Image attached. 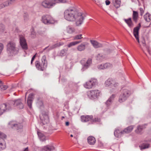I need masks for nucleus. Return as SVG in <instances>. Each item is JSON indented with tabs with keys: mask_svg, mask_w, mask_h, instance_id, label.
I'll use <instances>...</instances> for the list:
<instances>
[{
	"mask_svg": "<svg viewBox=\"0 0 151 151\" xmlns=\"http://www.w3.org/2000/svg\"><path fill=\"white\" fill-rule=\"evenodd\" d=\"M90 42L93 47L95 48L101 47H103V45L99 43L96 40H90Z\"/></svg>",
	"mask_w": 151,
	"mask_h": 151,
	"instance_id": "nucleus-22",
	"label": "nucleus"
},
{
	"mask_svg": "<svg viewBox=\"0 0 151 151\" xmlns=\"http://www.w3.org/2000/svg\"><path fill=\"white\" fill-rule=\"evenodd\" d=\"M27 92L26 93H25V99H26V95H27Z\"/></svg>",
	"mask_w": 151,
	"mask_h": 151,
	"instance_id": "nucleus-58",
	"label": "nucleus"
},
{
	"mask_svg": "<svg viewBox=\"0 0 151 151\" xmlns=\"http://www.w3.org/2000/svg\"><path fill=\"white\" fill-rule=\"evenodd\" d=\"M67 49H64L61 50L59 54L61 56L65 55L67 53Z\"/></svg>",
	"mask_w": 151,
	"mask_h": 151,
	"instance_id": "nucleus-37",
	"label": "nucleus"
},
{
	"mask_svg": "<svg viewBox=\"0 0 151 151\" xmlns=\"http://www.w3.org/2000/svg\"><path fill=\"white\" fill-rule=\"evenodd\" d=\"M64 18L69 22H75L76 26L81 25L84 19L85 15L82 12H79L76 8L71 7L66 9L64 12Z\"/></svg>",
	"mask_w": 151,
	"mask_h": 151,
	"instance_id": "nucleus-1",
	"label": "nucleus"
},
{
	"mask_svg": "<svg viewBox=\"0 0 151 151\" xmlns=\"http://www.w3.org/2000/svg\"><path fill=\"white\" fill-rule=\"evenodd\" d=\"M69 124V123L68 122H66L65 123V125L66 126H68Z\"/></svg>",
	"mask_w": 151,
	"mask_h": 151,
	"instance_id": "nucleus-54",
	"label": "nucleus"
},
{
	"mask_svg": "<svg viewBox=\"0 0 151 151\" xmlns=\"http://www.w3.org/2000/svg\"><path fill=\"white\" fill-rule=\"evenodd\" d=\"M41 20L42 22L46 25L53 24L56 21L50 15L47 14L43 15Z\"/></svg>",
	"mask_w": 151,
	"mask_h": 151,
	"instance_id": "nucleus-5",
	"label": "nucleus"
},
{
	"mask_svg": "<svg viewBox=\"0 0 151 151\" xmlns=\"http://www.w3.org/2000/svg\"><path fill=\"white\" fill-rule=\"evenodd\" d=\"M113 1L114 2V5L116 8L120 7L121 4L120 0H115Z\"/></svg>",
	"mask_w": 151,
	"mask_h": 151,
	"instance_id": "nucleus-36",
	"label": "nucleus"
},
{
	"mask_svg": "<svg viewBox=\"0 0 151 151\" xmlns=\"http://www.w3.org/2000/svg\"><path fill=\"white\" fill-rule=\"evenodd\" d=\"M42 123L43 125L47 124L49 122V118L47 112H43L40 116Z\"/></svg>",
	"mask_w": 151,
	"mask_h": 151,
	"instance_id": "nucleus-12",
	"label": "nucleus"
},
{
	"mask_svg": "<svg viewBox=\"0 0 151 151\" xmlns=\"http://www.w3.org/2000/svg\"><path fill=\"white\" fill-rule=\"evenodd\" d=\"M68 86L69 91H67L66 93H69L70 92L74 93L76 92L78 89V87L76 84L71 82L68 83Z\"/></svg>",
	"mask_w": 151,
	"mask_h": 151,
	"instance_id": "nucleus-10",
	"label": "nucleus"
},
{
	"mask_svg": "<svg viewBox=\"0 0 151 151\" xmlns=\"http://www.w3.org/2000/svg\"><path fill=\"white\" fill-rule=\"evenodd\" d=\"M133 126H130L126 128L125 129L123 130L124 134H128L130 133L133 130Z\"/></svg>",
	"mask_w": 151,
	"mask_h": 151,
	"instance_id": "nucleus-29",
	"label": "nucleus"
},
{
	"mask_svg": "<svg viewBox=\"0 0 151 151\" xmlns=\"http://www.w3.org/2000/svg\"><path fill=\"white\" fill-rule=\"evenodd\" d=\"M46 56L43 55L42 58V64H40L38 61H37L35 63V65L37 68L40 70L43 71L45 69L47 66V61L46 60Z\"/></svg>",
	"mask_w": 151,
	"mask_h": 151,
	"instance_id": "nucleus-4",
	"label": "nucleus"
},
{
	"mask_svg": "<svg viewBox=\"0 0 151 151\" xmlns=\"http://www.w3.org/2000/svg\"><path fill=\"white\" fill-rule=\"evenodd\" d=\"M61 45V44L60 43H57L55 44H54L50 46H48L44 48L43 50L41 51L40 52L41 53H42L45 50H46V52H48L50 50L53 49L56 47H59Z\"/></svg>",
	"mask_w": 151,
	"mask_h": 151,
	"instance_id": "nucleus-16",
	"label": "nucleus"
},
{
	"mask_svg": "<svg viewBox=\"0 0 151 151\" xmlns=\"http://www.w3.org/2000/svg\"><path fill=\"white\" fill-rule=\"evenodd\" d=\"M6 137V135L0 132V150L4 149L6 147L4 138Z\"/></svg>",
	"mask_w": 151,
	"mask_h": 151,
	"instance_id": "nucleus-13",
	"label": "nucleus"
},
{
	"mask_svg": "<svg viewBox=\"0 0 151 151\" xmlns=\"http://www.w3.org/2000/svg\"><path fill=\"white\" fill-rule=\"evenodd\" d=\"M9 124L10 127L16 129L18 132L21 130L23 128V125L22 124L15 121L11 122L9 123Z\"/></svg>",
	"mask_w": 151,
	"mask_h": 151,
	"instance_id": "nucleus-8",
	"label": "nucleus"
},
{
	"mask_svg": "<svg viewBox=\"0 0 151 151\" xmlns=\"http://www.w3.org/2000/svg\"><path fill=\"white\" fill-rule=\"evenodd\" d=\"M67 0H43L42 6L45 8L50 9L54 6L57 3H65L68 2Z\"/></svg>",
	"mask_w": 151,
	"mask_h": 151,
	"instance_id": "nucleus-2",
	"label": "nucleus"
},
{
	"mask_svg": "<svg viewBox=\"0 0 151 151\" xmlns=\"http://www.w3.org/2000/svg\"><path fill=\"white\" fill-rule=\"evenodd\" d=\"M140 27L141 24L140 23H139V24L137 26L134 28L133 29V33L134 36L136 39L137 40L138 43L139 42L138 37L139 31Z\"/></svg>",
	"mask_w": 151,
	"mask_h": 151,
	"instance_id": "nucleus-17",
	"label": "nucleus"
},
{
	"mask_svg": "<svg viewBox=\"0 0 151 151\" xmlns=\"http://www.w3.org/2000/svg\"><path fill=\"white\" fill-rule=\"evenodd\" d=\"M34 94L33 93H30L28 97L27 104L28 106L30 108H32V103L34 98Z\"/></svg>",
	"mask_w": 151,
	"mask_h": 151,
	"instance_id": "nucleus-20",
	"label": "nucleus"
},
{
	"mask_svg": "<svg viewBox=\"0 0 151 151\" xmlns=\"http://www.w3.org/2000/svg\"><path fill=\"white\" fill-rule=\"evenodd\" d=\"M119 85V83H117L115 82L114 81V83H113V84H112V86L113 87H117Z\"/></svg>",
	"mask_w": 151,
	"mask_h": 151,
	"instance_id": "nucleus-49",
	"label": "nucleus"
},
{
	"mask_svg": "<svg viewBox=\"0 0 151 151\" xmlns=\"http://www.w3.org/2000/svg\"><path fill=\"white\" fill-rule=\"evenodd\" d=\"M107 101H106V104L107 106H109L111 104L112 101H110V102H108V103H107Z\"/></svg>",
	"mask_w": 151,
	"mask_h": 151,
	"instance_id": "nucleus-53",
	"label": "nucleus"
},
{
	"mask_svg": "<svg viewBox=\"0 0 151 151\" xmlns=\"http://www.w3.org/2000/svg\"><path fill=\"white\" fill-rule=\"evenodd\" d=\"M88 142L89 144L93 145L96 142V140L94 137L93 136H90L87 138Z\"/></svg>",
	"mask_w": 151,
	"mask_h": 151,
	"instance_id": "nucleus-23",
	"label": "nucleus"
},
{
	"mask_svg": "<svg viewBox=\"0 0 151 151\" xmlns=\"http://www.w3.org/2000/svg\"><path fill=\"white\" fill-rule=\"evenodd\" d=\"M82 35L81 34H79L74 36L73 37L74 40H80L83 38L82 37Z\"/></svg>",
	"mask_w": 151,
	"mask_h": 151,
	"instance_id": "nucleus-40",
	"label": "nucleus"
},
{
	"mask_svg": "<svg viewBox=\"0 0 151 151\" xmlns=\"http://www.w3.org/2000/svg\"><path fill=\"white\" fill-rule=\"evenodd\" d=\"M55 147L52 145H47L40 147V151H52L54 150Z\"/></svg>",
	"mask_w": 151,
	"mask_h": 151,
	"instance_id": "nucleus-19",
	"label": "nucleus"
},
{
	"mask_svg": "<svg viewBox=\"0 0 151 151\" xmlns=\"http://www.w3.org/2000/svg\"><path fill=\"white\" fill-rule=\"evenodd\" d=\"M144 125L139 126L137 129L135 130L137 134H141L143 129L145 128L144 127Z\"/></svg>",
	"mask_w": 151,
	"mask_h": 151,
	"instance_id": "nucleus-35",
	"label": "nucleus"
},
{
	"mask_svg": "<svg viewBox=\"0 0 151 151\" xmlns=\"http://www.w3.org/2000/svg\"><path fill=\"white\" fill-rule=\"evenodd\" d=\"M144 17L146 21L149 22L151 18V15L148 13H147L144 15Z\"/></svg>",
	"mask_w": 151,
	"mask_h": 151,
	"instance_id": "nucleus-32",
	"label": "nucleus"
},
{
	"mask_svg": "<svg viewBox=\"0 0 151 151\" xmlns=\"http://www.w3.org/2000/svg\"><path fill=\"white\" fill-rule=\"evenodd\" d=\"M9 105L11 107L13 105L16 107L18 109H21L24 108V105L22 103V101L20 99H18L14 101H11L8 103Z\"/></svg>",
	"mask_w": 151,
	"mask_h": 151,
	"instance_id": "nucleus-7",
	"label": "nucleus"
},
{
	"mask_svg": "<svg viewBox=\"0 0 151 151\" xmlns=\"http://www.w3.org/2000/svg\"><path fill=\"white\" fill-rule=\"evenodd\" d=\"M130 94V92L128 89H123L121 94L120 95L119 101L120 103H122L125 101Z\"/></svg>",
	"mask_w": 151,
	"mask_h": 151,
	"instance_id": "nucleus-6",
	"label": "nucleus"
},
{
	"mask_svg": "<svg viewBox=\"0 0 151 151\" xmlns=\"http://www.w3.org/2000/svg\"><path fill=\"white\" fill-rule=\"evenodd\" d=\"M35 56H36V55H35L32 58V59H31V64H32L33 61V60H34L35 59Z\"/></svg>",
	"mask_w": 151,
	"mask_h": 151,
	"instance_id": "nucleus-51",
	"label": "nucleus"
},
{
	"mask_svg": "<svg viewBox=\"0 0 151 151\" xmlns=\"http://www.w3.org/2000/svg\"><path fill=\"white\" fill-rule=\"evenodd\" d=\"M24 20L25 21H27L29 19V17L27 14L25 13L23 15Z\"/></svg>",
	"mask_w": 151,
	"mask_h": 151,
	"instance_id": "nucleus-45",
	"label": "nucleus"
},
{
	"mask_svg": "<svg viewBox=\"0 0 151 151\" xmlns=\"http://www.w3.org/2000/svg\"><path fill=\"white\" fill-rule=\"evenodd\" d=\"M97 80L96 79L92 78L84 84V87L88 89H91L97 83Z\"/></svg>",
	"mask_w": 151,
	"mask_h": 151,
	"instance_id": "nucleus-11",
	"label": "nucleus"
},
{
	"mask_svg": "<svg viewBox=\"0 0 151 151\" xmlns=\"http://www.w3.org/2000/svg\"><path fill=\"white\" fill-rule=\"evenodd\" d=\"M66 31L68 33L71 34L75 31V29L74 27L69 26L67 27Z\"/></svg>",
	"mask_w": 151,
	"mask_h": 151,
	"instance_id": "nucleus-33",
	"label": "nucleus"
},
{
	"mask_svg": "<svg viewBox=\"0 0 151 151\" xmlns=\"http://www.w3.org/2000/svg\"><path fill=\"white\" fill-rule=\"evenodd\" d=\"M149 146L150 145L148 144H143L141 147V149H145L148 148Z\"/></svg>",
	"mask_w": 151,
	"mask_h": 151,
	"instance_id": "nucleus-42",
	"label": "nucleus"
},
{
	"mask_svg": "<svg viewBox=\"0 0 151 151\" xmlns=\"http://www.w3.org/2000/svg\"><path fill=\"white\" fill-rule=\"evenodd\" d=\"M115 97V95L114 94H112L110 97L107 100V103L108 102H110V101H112L114 100V99Z\"/></svg>",
	"mask_w": 151,
	"mask_h": 151,
	"instance_id": "nucleus-44",
	"label": "nucleus"
},
{
	"mask_svg": "<svg viewBox=\"0 0 151 151\" xmlns=\"http://www.w3.org/2000/svg\"><path fill=\"white\" fill-rule=\"evenodd\" d=\"M81 42V41H74L70 43L68 45V46L69 47H70L73 46H74L78 44Z\"/></svg>",
	"mask_w": 151,
	"mask_h": 151,
	"instance_id": "nucleus-38",
	"label": "nucleus"
},
{
	"mask_svg": "<svg viewBox=\"0 0 151 151\" xmlns=\"http://www.w3.org/2000/svg\"><path fill=\"white\" fill-rule=\"evenodd\" d=\"M113 83V80L110 79H109L105 81V84L106 86L112 88V84Z\"/></svg>",
	"mask_w": 151,
	"mask_h": 151,
	"instance_id": "nucleus-26",
	"label": "nucleus"
},
{
	"mask_svg": "<svg viewBox=\"0 0 151 151\" xmlns=\"http://www.w3.org/2000/svg\"><path fill=\"white\" fill-rule=\"evenodd\" d=\"M123 130L120 131V130L117 129H116L115 130L114 134L115 136L117 137H121L122 134H123Z\"/></svg>",
	"mask_w": 151,
	"mask_h": 151,
	"instance_id": "nucleus-25",
	"label": "nucleus"
},
{
	"mask_svg": "<svg viewBox=\"0 0 151 151\" xmlns=\"http://www.w3.org/2000/svg\"><path fill=\"white\" fill-rule=\"evenodd\" d=\"M81 63L82 65V68L81 70L82 71H83L91 66L92 64V59L89 58L86 61L83 60L81 61Z\"/></svg>",
	"mask_w": 151,
	"mask_h": 151,
	"instance_id": "nucleus-9",
	"label": "nucleus"
},
{
	"mask_svg": "<svg viewBox=\"0 0 151 151\" xmlns=\"http://www.w3.org/2000/svg\"><path fill=\"white\" fill-rule=\"evenodd\" d=\"M37 134L40 140L44 141L46 140L45 136L42 133L37 132Z\"/></svg>",
	"mask_w": 151,
	"mask_h": 151,
	"instance_id": "nucleus-31",
	"label": "nucleus"
},
{
	"mask_svg": "<svg viewBox=\"0 0 151 151\" xmlns=\"http://www.w3.org/2000/svg\"><path fill=\"white\" fill-rule=\"evenodd\" d=\"M105 68H111L113 67V65L109 63H104Z\"/></svg>",
	"mask_w": 151,
	"mask_h": 151,
	"instance_id": "nucleus-39",
	"label": "nucleus"
},
{
	"mask_svg": "<svg viewBox=\"0 0 151 151\" xmlns=\"http://www.w3.org/2000/svg\"><path fill=\"white\" fill-rule=\"evenodd\" d=\"M139 9L140 12V15L142 16L144 13V10L142 8H140Z\"/></svg>",
	"mask_w": 151,
	"mask_h": 151,
	"instance_id": "nucleus-50",
	"label": "nucleus"
},
{
	"mask_svg": "<svg viewBox=\"0 0 151 151\" xmlns=\"http://www.w3.org/2000/svg\"><path fill=\"white\" fill-rule=\"evenodd\" d=\"M100 122V119L98 118H95L94 119L92 118L91 120V124H92L93 122Z\"/></svg>",
	"mask_w": 151,
	"mask_h": 151,
	"instance_id": "nucleus-43",
	"label": "nucleus"
},
{
	"mask_svg": "<svg viewBox=\"0 0 151 151\" xmlns=\"http://www.w3.org/2000/svg\"><path fill=\"white\" fill-rule=\"evenodd\" d=\"M11 109V107L8 104H4L0 105V115H2L4 111Z\"/></svg>",
	"mask_w": 151,
	"mask_h": 151,
	"instance_id": "nucleus-15",
	"label": "nucleus"
},
{
	"mask_svg": "<svg viewBox=\"0 0 151 151\" xmlns=\"http://www.w3.org/2000/svg\"><path fill=\"white\" fill-rule=\"evenodd\" d=\"M37 105L40 107L43 106V103L42 100L40 99H38V101L37 103Z\"/></svg>",
	"mask_w": 151,
	"mask_h": 151,
	"instance_id": "nucleus-41",
	"label": "nucleus"
},
{
	"mask_svg": "<svg viewBox=\"0 0 151 151\" xmlns=\"http://www.w3.org/2000/svg\"><path fill=\"white\" fill-rule=\"evenodd\" d=\"M105 3L106 5H108L110 4V2L109 1L107 0L106 1Z\"/></svg>",
	"mask_w": 151,
	"mask_h": 151,
	"instance_id": "nucleus-52",
	"label": "nucleus"
},
{
	"mask_svg": "<svg viewBox=\"0 0 151 151\" xmlns=\"http://www.w3.org/2000/svg\"><path fill=\"white\" fill-rule=\"evenodd\" d=\"M124 20L129 27L131 28L133 27V24L131 18H129L127 19H125Z\"/></svg>",
	"mask_w": 151,
	"mask_h": 151,
	"instance_id": "nucleus-30",
	"label": "nucleus"
},
{
	"mask_svg": "<svg viewBox=\"0 0 151 151\" xmlns=\"http://www.w3.org/2000/svg\"><path fill=\"white\" fill-rule=\"evenodd\" d=\"M19 39V42L22 48L25 50L27 49V44L24 37L22 35H20Z\"/></svg>",
	"mask_w": 151,
	"mask_h": 151,
	"instance_id": "nucleus-14",
	"label": "nucleus"
},
{
	"mask_svg": "<svg viewBox=\"0 0 151 151\" xmlns=\"http://www.w3.org/2000/svg\"><path fill=\"white\" fill-rule=\"evenodd\" d=\"M6 47V50L8 56H13L18 53V50L16 47L14 42H9Z\"/></svg>",
	"mask_w": 151,
	"mask_h": 151,
	"instance_id": "nucleus-3",
	"label": "nucleus"
},
{
	"mask_svg": "<svg viewBox=\"0 0 151 151\" xmlns=\"http://www.w3.org/2000/svg\"><path fill=\"white\" fill-rule=\"evenodd\" d=\"M70 137H73V136L72 134H71L70 135Z\"/></svg>",
	"mask_w": 151,
	"mask_h": 151,
	"instance_id": "nucleus-59",
	"label": "nucleus"
},
{
	"mask_svg": "<svg viewBox=\"0 0 151 151\" xmlns=\"http://www.w3.org/2000/svg\"><path fill=\"white\" fill-rule=\"evenodd\" d=\"M64 118V116H62V119H63V118Z\"/></svg>",
	"mask_w": 151,
	"mask_h": 151,
	"instance_id": "nucleus-60",
	"label": "nucleus"
},
{
	"mask_svg": "<svg viewBox=\"0 0 151 151\" xmlns=\"http://www.w3.org/2000/svg\"><path fill=\"white\" fill-rule=\"evenodd\" d=\"M8 88L7 86L6 85H0V89L1 91L4 90Z\"/></svg>",
	"mask_w": 151,
	"mask_h": 151,
	"instance_id": "nucleus-47",
	"label": "nucleus"
},
{
	"mask_svg": "<svg viewBox=\"0 0 151 151\" xmlns=\"http://www.w3.org/2000/svg\"><path fill=\"white\" fill-rule=\"evenodd\" d=\"M105 58L104 56L101 54H99L96 57V59L99 61H102Z\"/></svg>",
	"mask_w": 151,
	"mask_h": 151,
	"instance_id": "nucleus-34",
	"label": "nucleus"
},
{
	"mask_svg": "<svg viewBox=\"0 0 151 151\" xmlns=\"http://www.w3.org/2000/svg\"><path fill=\"white\" fill-rule=\"evenodd\" d=\"M138 17V12L137 11H133L132 19L135 22H137Z\"/></svg>",
	"mask_w": 151,
	"mask_h": 151,
	"instance_id": "nucleus-28",
	"label": "nucleus"
},
{
	"mask_svg": "<svg viewBox=\"0 0 151 151\" xmlns=\"http://www.w3.org/2000/svg\"><path fill=\"white\" fill-rule=\"evenodd\" d=\"M90 95L93 99L97 98L99 95L100 91L98 90H91L90 92Z\"/></svg>",
	"mask_w": 151,
	"mask_h": 151,
	"instance_id": "nucleus-18",
	"label": "nucleus"
},
{
	"mask_svg": "<svg viewBox=\"0 0 151 151\" xmlns=\"http://www.w3.org/2000/svg\"><path fill=\"white\" fill-rule=\"evenodd\" d=\"M13 3H14L11 0L7 1L4 2L3 4L0 5V8H3L4 7L12 5Z\"/></svg>",
	"mask_w": 151,
	"mask_h": 151,
	"instance_id": "nucleus-24",
	"label": "nucleus"
},
{
	"mask_svg": "<svg viewBox=\"0 0 151 151\" xmlns=\"http://www.w3.org/2000/svg\"><path fill=\"white\" fill-rule=\"evenodd\" d=\"M142 43L143 44V46H145V41H144L142 42Z\"/></svg>",
	"mask_w": 151,
	"mask_h": 151,
	"instance_id": "nucleus-56",
	"label": "nucleus"
},
{
	"mask_svg": "<svg viewBox=\"0 0 151 151\" xmlns=\"http://www.w3.org/2000/svg\"><path fill=\"white\" fill-rule=\"evenodd\" d=\"M104 64L99 65L97 66V68L99 69H105Z\"/></svg>",
	"mask_w": 151,
	"mask_h": 151,
	"instance_id": "nucleus-46",
	"label": "nucleus"
},
{
	"mask_svg": "<svg viewBox=\"0 0 151 151\" xmlns=\"http://www.w3.org/2000/svg\"><path fill=\"white\" fill-rule=\"evenodd\" d=\"M92 118H93V116L91 115H83L81 116V121L82 122H86L88 121L91 122Z\"/></svg>",
	"mask_w": 151,
	"mask_h": 151,
	"instance_id": "nucleus-21",
	"label": "nucleus"
},
{
	"mask_svg": "<svg viewBox=\"0 0 151 151\" xmlns=\"http://www.w3.org/2000/svg\"><path fill=\"white\" fill-rule=\"evenodd\" d=\"M24 151H28V147L25 148Z\"/></svg>",
	"mask_w": 151,
	"mask_h": 151,
	"instance_id": "nucleus-55",
	"label": "nucleus"
},
{
	"mask_svg": "<svg viewBox=\"0 0 151 151\" xmlns=\"http://www.w3.org/2000/svg\"><path fill=\"white\" fill-rule=\"evenodd\" d=\"M86 45V43L83 42L79 45L77 47V50L80 51H81L84 50L85 49V47Z\"/></svg>",
	"mask_w": 151,
	"mask_h": 151,
	"instance_id": "nucleus-27",
	"label": "nucleus"
},
{
	"mask_svg": "<svg viewBox=\"0 0 151 151\" xmlns=\"http://www.w3.org/2000/svg\"><path fill=\"white\" fill-rule=\"evenodd\" d=\"M0 84H2V82L0 80Z\"/></svg>",
	"mask_w": 151,
	"mask_h": 151,
	"instance_id": "nucleus-57",
	"label": "nucleus"
},
{
	"mask_svg": "<svg viewBox=\"0 0 151 151\" xmlns=\"http://www.w3.org/2000/svg\"><path fill=\"white\" fill-rule=\"evenodd\" d=\"M31 37L32 38H34V37H35L36 36L35 32H34L33 31H32L31 33Z\"/></svg>",
	"mask_w": 151,
	"mask_h": 151,
	"instance_id": "nucleus-48",
	"label": "nucleus"
}]
</instances>
